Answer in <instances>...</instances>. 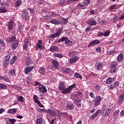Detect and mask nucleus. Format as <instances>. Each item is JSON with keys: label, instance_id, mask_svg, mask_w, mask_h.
<instances>
[{"label": "nucleus", "instance_id": "nucleus-1", "mask_svg": "<svg viewBox=\"0 0 124 124\" xmlns=\"http://www.w3.org/2000/svg\"><path fill=\"white\" fill-rule=\"evenodd\" d=\"M66 88V86H65L64 83L62 82L60 83L58 86L59 90L62 91L61 92L62 93V94H66L67 93H71V91L73 90L74 88H76V84L74 83L67 88Z\"/></svg>", "mask_w": 124, "mask_h": 124}, {"label": "nucleus", "instance_id": "nucleus-2", "mask_svg": "<svg viewBox=\"0 0 124 124\" xmlns=\"http://www.w3.org/2000/svg\"><path fill=\"white\" fill-rule=\"evenodd\" d=\"M65 41V44L66 46H71L72 45V41L69 40L67 37H62L58 41L56 42L57 43H61V42H63Z\"/></svg>", "mask_w": 124, "mask_h": 124}, {"label": "nucleus", "instance_id": "nucleus-3", "mask_svg": "<svg viewBox=\"0 0 124 124\" xmlns=\"http://www.w3.org/2000/svg\"><path fill=\"white\" fill-rule=\"evenodd\" d=\"M33 99L34 101L35 102V103L37 104L39 107H40L41 108H44V106H43V105L41 104V102H40L39 100H38V99H39V97H38L37 95H34L33 96Z\"/></svg>", "mask_w": 124, "mask_h": 124}, {"label": "nucleus", "instance_id": "nucleus-4", "mask_svg": "<svg viewBox=\"0 0 124 124\" xmlns=\"http://www.w3.org/2000/svg\"><path fill=\"white\" fill-rule=\"evenodd\" d=\"M62 28H59L56 32L50 35V36H49L50 38H56L57 37H59L60 35L62 34Z\"/></svg>", "mask_w": 124, "mask_h": 124}, {"label": "nucleus", "instance_id": "nucleus-5", "mask_svg": "<svg viewBox=\"0 0 124 124\" xmlns=\"http://www.w3.org/2000/svg\"><path fill=\"white\" fill-rule=\"evenodd\" d=\"M94 106L97 107L100 104V102H101V96L98 95L96 96V97L94 98Z\"/></svg>", "mask_w": 124, "mask_h": 124}, {"label": "nucleus", "instance_id": "nucleus-6", "mask_svg": "<svg viewBox=\"0 0 124 124\" xmlns=\"http://www.w3.org/2000/svg\"><path fill=\"white\" fill-rule=\"evenodd\" d=\"M13 26H14V21L13 20L11 19L8 22L7 28L8 31H10L13 29Z\"/></svg>", "mask_w": 124, "mask_h": 124}, {"label": "nucleus", "instance_id": "nucleus-7", "mask_svg": "<svg viewBox=\"0 0 124 124\" xmlns=\"http://www.w3.org/2000/svg\"><path fill=\"white\" fill-rule=\"evenodd\" d=\"M22 18L25 21H29L30 20V16H29V13L26 11H23L22 12Z\"/></svg>", "mask_w": 124, "mask_h": 124}, {"label": "nucleus", "instance_id": "nucleus-8", "mask_svg": "<svg viewBox=\"0 0 124 124\" xmlns=\"http://www.w3.org/2000/svg\"><path fill=\"white\" fill-rule=\"evenodd\" d=\"M100 43V41L99 40H94L92 41L90 44L88 45V47H92V46H95V45H98Z\"/></svg>", "mask_w": 124, "mask_h": 124}, {"label": "nucleus", "instance_id": "nucleus-9", "mask_svg": "<svg viewBox=\"0 0 124 124\" xmlns=\"http://www.w3.org/2000/svg\"><path fill=\"white\" fill-rule=\"evenodd\" d=\"M45 113H47V114L50 115L51 117H55V116L57 115V112H56L55 110L51 109L47 110L45 109Z\"/></svg>", "mask_w": 124, "mask_h": 124}, {"label": "nucleus", "instance_id": "nucleus-10", "mask_svg": "<svg viewBox=\"0 0 124 124\" xmlns=\"http://www.w3.org/2000/svg\"><path fill=\"white\" fill-rule=\"evenodd\" d=\"M79 58L78 56H75L73 57L72 58L69 60V62L70 64L75 63L78 60H79Z\"/></svg>", "mask_w": 124, "mask_h": 124}, {"label": "nucleus", "instance_id": "nucleus-11", "mask_svg": "<svg viewBox=\"0 0 124 124\" xmlns=\"http://www.w3.org/2000/svg\"><path fill=\"white\" fill-rule=\"evenodd\" d=\"M120 86V82L115 81L113 84H110L109 86V90H113Z\"/></svg>", "mask_w": 124, "mask_h": 124}, {"label": "nucleus", "instance_id": "nucleus-12", "mask_svg": "<svg viewBox=\"0 0 124 124\" xmlns=\"http://www.w3.org/2000/svg\"><path fill=\"white\" fill-rule=\"evenodd\" d=\"M88 25H89L90 26H96V24L97 23H96V21L94 19L91 18L88 20L87 21Z\"/></svg>", "mask_w": 124, "mask_h": 124}, {"label": "nucleus", "instance_id": "nucleus-13", "mask_svg": "<svg viewBox=\"0 0 124 124\" xmlns=\"http://www.w3.org/2000/svg\"><path fill=\"white\" fill-rule=\"evenodd\" d=\"M16 39V35H14L12 37H9L7 39V41L9 43H12V42H15Z\"/></svg>", "mask_w": 124, "mask_h": 124}, {"label": "nucleus", "instance_id": "nucleus-14", "mask_svg": "<svg viewBox=\"0 0 124 124\" xmlns=\"http://www.w3.org/2000/svg\"><path fill=\"white\" fill-rule=\"evenodd\" d=\"M19 45V40H16V42H14L12 45V50H16Z\"/></svg>", "mask_w": 124, "mask_h": 124}, {"label": "nucleus", "instance_id": "nucleus-15", "mask_svg": "<svg viewBox=\"0 0 124 124\" xmlns=\"http://www.w3.org/2000/svg\"><path fill=\"white\" fill-rule=\"evenodd\" d=\"M39 91L41 93H46L47 92V89H46L45 86L40 84L39 86Z\"/></svg>", "mask_w": 124, "mask_h": 124}, {"label": "nucleus", "instance_id": "nucleus-16", "mask_svg": "<svg viewBox=\"0 0 124 124\" xmlns=\"http://www.w3.org/2000/svg\"><path fill=\"white\" fill-rule=\"evenodd\" d=\"M0 80H3V81H5L7 83H9V82H11L10 80V78H8L7 76H0Z\"/></svg>", "mask_w": 124, "mask_h": 124}, {"label": "nucleus", "instance_id": "nucleus-17", "mask_svg": "<svg viewBox=\"0 0 124 124\" xmlns=\"http://www.w3.org/2000/svg\"><path fill=\"white\" fill-rule=\"evenodd\" d=\"M33 69V66L27 67L24 69V72L25 74H29L30 72H31V71Z\"/></svg>", "mask_w": 124, "mask_h": 124}, {"label": "nucleus", "instance_id": "nucleus-18", "mask_svg": "<svg viewBox=\"0 0 124 124\" xmlns=\"http://www.w3.org/2000/svg\"><path fill=\"white\" fill-rule=\"evenodd\" d=\"M50 22L51 24H53L54 25H61V24H62L61 21L56 19H51Z\"/></svg>", "mask_w": 124, "mask_h": 124}, {"label": "nucleus", "instance_id": "nucleus-19", "mask_svg": "<svg viewBox=\"0 0 124 124\" xmlns=\"http://www.w3.org/2000/svg\"><path fill=\"white\" fill-rule=\"evenodd\" d=\"M36 48L37 49H40L41 50H42L43 49V46H42V40H39L38 41V42L37 43L36 45Z\"/></svg>", "mask_w": 124, "mask_h": 124}, {"label": "nucleus", "instance_id": "nucleus-20", "mask_svg": "<svg viewBox=\"0 0 124 124\" xmlns=\"http://www.w3.org/2000/svg\"><path fill=\"white\" fill-rule=\"evenodd\" d=\"M111 111H112V108H111L106 109L105 115H104V117L105 118H108V117H110V114H111Z\"/></svg>", "mask_w": 124, "mask_h": 124}, {"label": "nucleus", "instance_id": "nucleus-21", "mask_svg": "<svg viewBox=\"0 0 124 124\" xmlns=\"http://www.w3.org/2000/svg\"><path fill=\"white\" fill-rule=\"evenodd\" d=\"M52 65L53 67H55V68H58L59 66H60V63H59V61L57 60H53L52 61Z\"/></svg>", "mask_w": 124, "mask_h": 124}, {"label": "nucleus", "instance_id": "nucleus-22", "mask_svg": "<svg viewBox=\"0 0 124 124\" xmlns=\"http://www.w3.org/2000/svg\"><path fill=\"white\" fill-rule=\"evenodd\" d=\"M18 57L14 55L13 56L12 58L10 61V64L12 65V64H14L16 61H17Z\"/></svg>", "mask_w": 124, "mask_h": 124}, {"label": "nucleus", "instance_id": "nucleus-23", "mask_svg": "<svg viewBox=\"0 0 124 124\" xmlns=\"http://www.w3.org/2000/svg\"><path fill=\"white\" fill-rule=\"evenodd\" d=\"M75 103L78 106V107L80 108L81 107V104L82 103H81V99H76L75 100Z\"/></svg>", "mask_w": 124, "mask_h": 124}, {"label": "nucleus", "instance_id": "nucleus-24", "mask_svg": "<svg viewBox=\"0 0 124 124\" xmlns=\"http://www.w3.org/2000/svg\"><path fill=\"white\" fill-rule=\"evenodd\" d=\"M124 60V54L121 53L120 54L117 58V61L118 62H123V60Z\"/></svg>", "mask_w": 124, "mask_h": 124}, {"label": "nucleus", "instance_id": "nucleus-25", "mask_svg": "<svg viewBox=\"0 0 124 124\" xmlns=\"http://www.w3.org/2000/svg\"><path fill=\"white\" fill-rule=\"evenodd\" d=\"M100 112H101V110L100 109H98V110H97V111L93 113V115L91 116V119L93 120L94 118H96V117H97L98 114H99Z\"/></svg>", "mask_w": 124, "mask_h": 124}, {"label": "nucleus", "instance_id": "nucleus-26", "mask_svg": "<svg viewBox=\"0 0 124 124\" xmlns=\"http://www.w3.org/2000/svg\"><path fill=\"white\" fill-rule=\"evenodd\" d=\"M66 107L69 109V110H73L74 106L73 105V104L71 103H68L66 105Z\"/></svg>", "mask_w": 124, "mask_h": 124}, {"label": "nucleus", "instance_id": "nucleus-27", "mask_svg": "<svg viewBox=\"0 0 124 124\" xmlns=\"http://www.w3.org/2000/svg\"><path fill=\"white\" fill-rule=\"evenodd\" d=\"M59 49V47L57 46H52L50 47L49 51L50 52H57Z\"/></svg>", "mask_w": 124, "mask_h": 124}, {"label": "nucleus", "instance_id": "nucleus-28", "mask_svg": "<svg viewBox=\"0 0 124 124\" xmlns=\"http://www.w3.org/2000/svg\"><path fill=\"white\" fill-rule=\"evenodd\" d=\"M124 101V95L121 94L119 97L118 102L119 104H122V103H123Z\"/></svg>", "mask_w": 124, "mask_h": 124}, {"label": "nucleus", "instance_id": "nucleus-29", "mask_svg": "<svg viewBox=\"0 0 124 124\" xmlns=\"http://www.w3.org/2000/svg\"><path fill=\"white\" fill-rule=\"evenodd\" d=\"M76 55H77V52L75 50L72 51L68 53V56L70 57H75Z\"/></svg>", "mask_w": 124, "mask_h": 124}, {"label": "nucleus", "instance_id": "nucleus-30", "mask_svg": "<svg viewBox=\"0 0 124 124\" xmlns=\"http://www.w3.org/2000/svg\"><path fill=\"white\" fill-rule=\"evenodd\" d=\"M39 72L41 74L44 75L46 73L45 68L43 67H40L39 69Z\"/></svg>", "mask_w": 124, "mask_h": 124}, {"label": "nucleus", "instance_id": "nucleus-31", "mask_svg": "<svg viewBox=\"0 0 124 124\" xmlns=\"http://www.w3.org/2000/svg\"><path fill=\"white\" fill-rule=\"evenodd\" d=\"M81 0H68L67 1V4H71V3H73V2H80Z\"/></svg>", "mask_w": 124, "mask_h": 124}, {"label": "nucleus", "instance_id": "nucleus-32", "mask_svg": "<svg viewBox=\"0 0 124 124\" xmlns=\"http://www.w3.org/2000/svg\"><path fill=\"white\" fill-rule=\"evenodd\" d=\"M81 7L82 9H86V6L83 4H81V3H79L77 5V8H80Z\"/></svg>", "mask_w": 124, "mask_h": 124}, {"label": "nucleus", "instance_id": "nucleus-33", "mask_svg": "<svg viewBox=\"0 0 124 124\" xmlns=\"http://www.w3.org/2000/svg\"><path fill=\"white\" fill-rule=\"evenodd\" d=\"M36 124H43V119L41 117H39L37 119L36 121Z\"/></svg>", "mask_w": 124, "mask_h": 124}, {"label": "nucleus", "instance_id": "nucleus-34", "mask_svg": "<svg viewBox=\"0 0 124 124\" xmlns=\"http://www.w3.org/2000/svg\"><path fill=\"white\" fill-rule=\"evenodd\" d=\"M120 113V110H117L114 111L113 114V117L114 119H116L118 118V114Z\"/></svg>", "mask_w": 124, "mask_h": 124}, {"label": "nucleus", "instance_id": "nucleus-35", "mask_svg": "<svg viewBox=\"0 0 124 124\" xmlns=\"http://www.w3.org/2000/svg\"><path fill=\"white\" fill-rule=\"evenodd\" d=\"M7 12V9L3 7H0V13H6Z\"/></svg>", "mask_w": 124, "mask_h": 124}, {"label": "nucleus", "instance_id": "nucleus-36", "mask_svg": "<svg viewBox=\"0 0 124 124\" xmlns=\"http://www.w3.org/2000/svg\"><path fill=\"white\" fill-rule=\"evenodd\" d=\"M53 56L54 57H56V58H59V59H62L63 58L62 54L60 53H54Z\"/></svg>", "mask_w": 124, "mask_h": 124}, {"label": "nucleus", "instance_id": "nucleus-37", "mask_svg": "<svg viewBox=\"0 0 124 124\" xmlns=\"http://www.w3.org/2000/svg\"><path fill=\"white\" fill-rule=\"evenodd\" d=\"M96 68L98 70H100V69L102 68V64H101V62H98V63L96 64Z\"/></svg>", "mask_w": 124, "mask_h": 124}, {"label": "nucleus", "instance_id": "nucleus-38", "mask_svg": "<svg viewBox=\"0 0 124 124\" xmlns=\"http://www.w3.org/2000/svg\"><path fill=\"white\" fill-rule=\"evenodd\" d=\"M74 77H75L77 79H82V76L78 73H75L74 74Z\"/></svg>", "mask_w": 124, "mask_h": 124}, {"label": "nucleus", "instance_id": "nucleus-39", "mask_svg": "<svg viewBox=\"0 0 124 124\" xmlns=\"http://www.w3.org/2000/svg\"><path fill=\"white\" fill-rule=\"evenodd\" d=\"M113 81H114V78H109L107 79V80L106 81V83L107 84H112V83H113Z\"/></svg>", "mask_w": 124, "mask_h": 124}, {"label": "nucleus", "instance_id": "nucleus-40", "mask_svg": "<svg viewBox=\"0 0 124 124\" xmlns=\"http://www.w3.org/2000/svg\"><path fill=\"white\" fill-rule=\"evenodd\" d=\"M10 58H11V55L10 54H7L6 56L4 57L3 60L9 62Z\"/></svg>", "mask_w": 124, "mask_h": 124}, {"label": "nucleus", "instance_id": "nucleus-41", "mask_svg": "<svg viewBox=\"0 0 124 124\" xmlns=\"http://www.w3.org/2000/svg\"><path fill=\"white\" fill-rule=\"evenodd\" d=\"M21 4H22V1L17 0L15 3V7H16V8H18V7H19Z\"/></svg>", "mask_w": 124, "mask_h": 124}, {"label": "nucleus", "instance_id": "nucleus-42", "mask_svg": "<svg viewBox=\"0 0 124 124\" xmlns=\"http://www.w3.org/2000/svg\"><path fill=\"white\" fill-rule=\"evenodd\" d=\"M2 64L3 66L5 68L8 66V64H9V62L3 60Z\"/></svg>", "mask_w": 124, "mask_h": 124}, {"label": "nucleus", "instance_id": "nucleus-43", "mask_svg": "<svg viewBox=\"0 0 124 124\" xmlns=\"http://www.w3.org/2000/svg\"><path fill=\"white\" fill-rule=\"evenodd\" d=\"M16 73V71L15 69H12L9 72V74L11 76H12L13 75H15V74Z\"/></svg>", "mask_w": 124, "mask_h": 124}, {"label": "nucleus", "instance_id": "nucleus-44", "mask_svg": "<svg viewBox=\"0 0 124 124\" xmlns=\"http://www.w3.org/2000/svg\"><path fill=\"white\" fill-rule=\"evenodd\" d=\"M117 69H118V68L117 67H111L110 72V73H112V74L115 73V72H116V71H117Z\"/></svg>", "mask_w": 124, "mask_h": 124}, {"label": "nucleus", "instance_id": "nucleus-45", "mask_svg": "<svg viewBox=\"0 0 124 124\" xmlns=\"http://www.w3.org/2000/svg\"><path fill=\"white\" fill-rule=\"evenodd\" d=\"M6 85L2 83H0V90H6Z\"/></svg>", "mask_w": 124, "mask_h": 124}, {"label": "nucleus", "instance_id": "nucleus-46", "mask_svg": "<svg viewBox=\"0 0 124 124\" xmlns=\"http://www.w3.org/2000/svg\"><path fill=\"white\" fill-rule=\"evenodd\" d=\"M67 22H68V20L67 18H62V25H66V24H67Z\"/></svg>", "mask_w": 124, "mask_h": 124}, {"label": "nucleus", "instance_id": "nucleus-47", "mask_svg": "<svg viewBox=\"0 0 124 124\" xmlns=\"http://www.w3.org/2000/svg\"><path fill=\"white\" fill-rule=\"evenodd\" d=\"M8 113H9V114H14L15 113H16V109L15 108H12V109H10L8 111Z\"/></svg>", "mask_w": 124, "mask_h": 124}, {"label": "nucleus", "instance_id": "nucleus-48", "mask_svg": "<svg viewBox=\"0 0 124 124\" xmlns=\"http://www.w3.org/2000/svg\"><path fill=\"white\" fill-rule=\"evenodd\" d=\"M28 44H29V43H28V41H24V45H23V49L24 50H27V49H28Z\"/></svg>", "mask_w": 124, "mask_h": 124}, {"label": "nucleus", "instance_id": "nucleus-49", "mask_svg": "<svg viewBox=\"0 0 124 124\" xmlns=\"http://www.w3.org/2000/svg\"><path fill=\"white\" fill-rule=\"evenodd\" d=\"M90 2H91V1L90 0H83V4L87 6V5H89L90 4Z\"/></svg>", "mask_w": 124, "mask_h": 124}, {"label": "nucleus", "instance_id": "nucleus-50", "mask_svg": "<svg viewBox=\"0 0 124 124\" xmlns=\"http://www.w3.org/2000/svg\"><path fill=\"white\" fill-rule=\"evenodd\" d=\"M117 65H118V62L116 61L112 62L111 64V67H117Z\"/></svg>", "mask_w": 124, "mask_h": 124}, {"label": "nucleus", "instance_id": "nucleus-51", "mask_svg": "<svg viewBox=\"0 0 124 124\" xmlns=\"http://www.w3.org/2000/svg\"><path fill=\"white\" fill-rule=\"evenodd\" d=\"M1 6L2 7H4L5 8H6L7 6H8V4L6 2H1Z\"/></svg>", "mask_w": 124, "mask_h": 124}, {"label": "nucleus", "instance_id": "nucleus-52", "mask_svg": "<svg viewBox=\"0 0 124 124\" xmlns=\"http://www.w3.org/2000/svg\"><path fill=\"white\" fill-rule=\"evenodd\" d=\"M17 101H20V102H24V97L22 96H19L17 98Z\"/></svg>", "mask_w": 124, "mask_h": 124}, {"label": "nucleus", "instance_id": "nucleus-53", "mask_svg": "<svg viewBox=\"0 0 124 124\" xmlns=\"http://www.w3.org/2000/svg\"><path fill=\"white\" fill-rule=\"evenodd\" d=\"M110 35V30L107 31L104 33V36L105 37H108V36Z\"/></svg>", "mask_w": 124, "mask_h": 124}, {"label": "nucleus", "instance_id": "nucleus-54", "mask_svg": "<svg viewBox=\"0 0 124 124\" xmlns=\"http://www.w3.org/2000/svg\"><path fill=\"white\" fill-rule=\"evenodd\" d=\"M8 122H9L10 124H14L16 123V120L15 119H8Z\"/></svg>", "mask_w": 124, "mask_h": 124}, {"label": "nucleus", "instance_id": "nucleus-55", "mask_svg": "<svg viewBox=\"0 0 124 124\" xmlns=\"http://www.w3.org/2000/svg\"><path fill=\"white\" fill-rule=\"evenodd\" d=\"M23 30H24V26H23L22 25H20L19 26H18V31H19L20 32H21V31H23Z\"/></svg>", "mask_w": 124, "mask_h": 124}, {"label": "nucleus", "instance_id": "nucleus-56", "mask_svg": "<svg viewBox=\"0 0 124 124\" xmlns=\"http://www.w3.org/2000/svg\"><path fill=\"white\" fill-rule=\"evenodd\" d=\"M107 55H115V51L112 49L109 50L108 51Z\"/></svg>", "mask_w": 124, "mask_h": 124}, {"label": "nucleus", "instance_id": "nucleus-57", "mask_svg": "<svg viewBox=\"0 0 124 124\" xmlns=\"http://www.w3.org/2000/svg\"><path fill=\"white\" fill-rule=\"evenodd\" d=\"M0 44L3 47H5V43H4V41L2 39H1L0 38Z\"/></svg>", "mask_w": 124, "mask_h": 124}, {"label": "nucleus", "instance_id": "nucleus-58", "mask_svg": "<svg viewBox=\"0 0 124 124\" xmlns=\"http://www.w3.org/2000/svg\"><path fill=\"white\" fill-rule=\"evenodd\" d=\"M104 33L103 32L100 31L97 33V37H101V36H104Z\"/></svg>", "mask_w": 124, "mask_h": 124}, {"label": "nucleus", "instance_id": "nucleus-59", "mask_svg": "<svg viewBox=\"0 0 124 124\" xmlns=\"http://www.w3.org/2000/svg\"><path fill=\"white\" fill-rule=\"evenodd\" d=\"M94 89L96 92H99L100 88L99 87V85H97L94 86Z\"/></svg>", "mask_w": 124, "mask_h": 124}, {"label": "nucleus", "instance_id": "nucleus-60", "mask_svg": "<svg viewBox=\"0 0 124 124\" xmlns=\"http://www.w3.org/2000/svg\"><path fill=\"white\" fill-rule=\"evenodd\" d=\"M65 72L66 73H71V72H72V70H71V68H66V69L65 70Z\"/></svg>", "mask_w": 124, "mask_h": 124}, {"label": "nucleus", "instance_id": "nucleus-61", "mask_svg": "<svg viewBox=\"0 0 124 124\" xmlns=\"http://www.w3.org/2000/svg\"><path fill=\"white\" fill-rule=\"evenodd\" d=\"M25 58L27 62H31V57H30L29 56H25Z\"/></svg>", "mask_w": 124, "mask_h": 124}, {"label": "nucleus", "instance_id": "nucleus-62", "mask_svg": "<svg viewBox=\"0 0 124 124\" xmlns=\"http://www.w3.org/2000/svg\"><path fill=\"white\" fill-rule=\"evenodd\" d=\"M37 111H38V112H39L40 113H43V112H45V110H44V109H42V108H39L37 109Z\"/></svg>", "mask_w": 124, "mask_h": 124}, {"label": "nucleus", "instance_id": "nucleus-63", "mask_svg": "<svg viewBox=\"0 0 124 124\" xmlns=\"http://www.w3.org/2000/svg\"><path fill=\"white\" fill-rule=\"evenodd\" d=\"M124 19V13L121 14V16L119 18V20L121 21Z\"/></svg>", "mask_w": 124, "mask_h": 124}, {"label": "nucleus", "instance_id": "nucleus-64", "mask_svg": "<svg viewBox=\"0 0 124 124\" xmlns=\"http://www.w3.org/2000/svg\"><path fill=\"white\" fill-rule=\"evenodd\" d=\"M89 95L92 98H94V97H95V96H94V94L93 93H92V92H90L89 93Z\"/></svg>", "mask_w": 124, "mask_h": 124}]
</instances>
